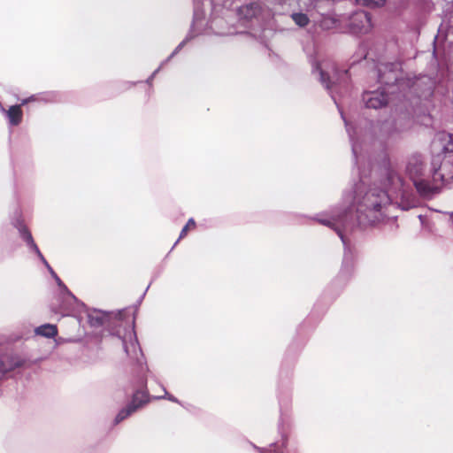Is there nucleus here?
<instances>
[{
    "label": "nucleus",
    "mask_w": 453,
    "mask_h": 453,
    "mask_svg": "<svg viewBox=\"0 0 453 453\" xmlns=\"http://www.w3.org/2000/svg\"><path fill=\"white\" fill-rule=\"evenodd\" d=\"M434 150L441 148L442 154L433 157L431 168L426 169L420 155H412L407 163L406 173L418 192L431 196L441 189L445 178L453 177V135L441 133L433 142Z\"/></svg>",
    "instance_id": "obj_1"
},
{
    "label": "nucleus",
    "mask_w": 453,
    "mask_h": 453,
    "mask_svg": "<svg viewBox=\"0 0 453 453\" xmlns=\"http://www.w3.org/2000/svg\"><path fill=\"white\" fill-rule=\"evenodd\" d=\"M389 203L390 197L387 191L372 187L363 194L362 187H358V194L354 202L358 222L365 225L380 221L383 209Z\"/></svg>",
    "instance_id": "obj_2"
},
{
    "label": "nucleus",
    "mask_w": 453,
    "mask_h": 453,
    "mask_svg": "<svg viewBox=\"0 0 453 453\" xmlns=\"http://www.w3.org/2000/svg\"><path fill=\"white\" fill-rule=\"evenodd\" d=\"M348 27L349 32L353 34H367L372 30V23L367 12L358 11L349 18Z\"/></svg>",
    "instance_id": "obj_3"
},
{
    "label": "nucleus",
    "mask_w": 453,
    "mask_h": 453,
    "mask_svg": "<svg viewBox=\"0 0 453 453\" xmlns=\"http://www.w3.org/2000/svg\"><path fill=\"white\" fill-rule=\"evenodd\" d=\"M21 234L23 236V238L27 241V244L30 245V247L36 252V254L38 255V257H40V259L43 262V264L46 265V267L48 268L49 272L50 273V274L53 276V278L56 280L58 285L62 288L63 290V293L64 295L66 296V298L68 299H72V300H76L74 296L66 288V287L63 284V282L61 281V280L58 277V275L55 273V272L52 270V268L50 266V265L48 264V262L45 260L44 257L42 256V254L40 252L37 245L35 243L33 238H32V235L30 234V233L27 230V229H23L21 231Z\"/></svg>",
    "instance_id": "obj_4"
},
{
    "label": "nucleus",
    "mask_w": 453,
    "mask_h": 453,
    "mask_svg": "<svg viewBox=\"0 0 453 453\" xmlns=\"http://www.w3.org/2000/svg\"><path fill=\"white\" fill-rule=\"evenodd\" d=\"M363 100L367 108L378 109L384 106L388 100L386 88L383 90L367 91L363 96Z\"/></svg>",
    "instance_id": "obj_5"
},
{
    "label": "nucleus",
    "mask_w": 453,
    "mask_h": 453,
    "mask_svg": "<svg viewBox=\"0 0 453 453\" xmlns=\"http://www.w3.org/2000/svg\"><path fill=\"white\" fill-rule=\"evenodd\" d=\"M122 341L127 355L132 359L139 360L141 349L136 339L135 333L132 328L126 332Z\"/></svg>",
    "instance_id": "obj_6"
},
{
    "label": "nucleus",
    "mask_w": 453,
    "mask_h": 453,
    "mask_svg": "<svg viewBox=\"0 0 453 453\" xmlns=\"http://www.w3.org/2000/svg\"><path fill=\"white\" fill-rule=\"evenodd\" d=\"M398 64H380L378 65L379 80L380 82L385 83L390 87L392 81H397L398 77L396 70L398 69Z\"/></svg>",
    "instance_id": "obj_7"
},
{
    "label": "nucleus",
    "mask_w": 453,
    "mask_h": 453,
    "mask_svg": "<svg viewBox=\"0 0 453 453\" xmlns=\"http://www.w3.org/2000/svg\"><path fill=\"white\" fill-rule=\"evenodd\" d=\"M21 364V358L14 354L4 353L0 356V372L3 373L19 367Z\"/></svg>",
    "instance_id": "obj_8"
},
{
    "label": "nucleus",
    "mask_w": 453,
    "mask_h": 453,
    "mask_svg": "<svg viewBox=\"0 0 453 453\" xmlns=\"http://www.w3.org/2000/svg\"><path fill=\"white\" fill-rule=\"evenodd\" d=\"M2 111L6 113L11 125L17 126L21 122L23 114L20 105H12L8 111L2 108Z\"/></svg>",
    "instance_id": "obj_9"
},
{
    "label": "nucleus",
    "mask_w": 453,
    "mask_h": 453,
    "mask_svg": "<svg viewBox=\"0 0 453 453\" xmlns=\"http://www.w3.org/2000/svg\"><path fill=\"white\" fill-rule=\"evenodd\" d=\"M35 334L47 338H51L57 335L58 328L55 325L45 324L35 328Z\"/></svg>",
    "instance_id": "obj_10"
},
{
    "label": "nucleus",
    "mask_w": 453,
    "mask_h": 453,
    "mask_svg": "<svg viewBox=\"0 0 453 453\" xmlns=\"http://www.w3.org/2000/svg\"><path fill=\"white\" fill-rule=\"evenodd\" d=\"M139 408V405H128L126 409L121 410L115 418V423H119L125 418H127L129 415L134 412Z\"/></svg>",
    "instance_id": "obj_11"
},
{
    "label": "nucleus",
    "mask_w": 453,
    "mask_h": 453,
    "mask_svg": "<svg viewBox=\"0 0 453 453\" xmlns=\"http://www.w3.org/2000/svg\"><path fill=\"white\" fill-rule=\"evenodd\" d=\"M313 71L314 72H318L319 75V79H320V81L321 83L328 89L330 88V82H329V74L327 73H326V71L324 70V68L319 65H316L314 67H313Z\"/></svg>",
    "instance_id": "obj_12"
},
{
    "label": "nucleus",
    "mask_w": 453,
    "mask_h": 453,
    "mask_svg": "<svg viewBox=\"0 0 453 453\" xmlns=\"http://www.w3.org/2000/svg\"><path fill=\"white\" fill-rule=\"evenodd\" d=\"M340 20L332 16L324 17L320 22V27L324 29H332L337 27Z\"/></svg>",
    "instance_id": "obj_13"
},
{
    "label": "nucleus",
    "mask_w": 453,
    "mask_h": 453,
    "mask_svg": "<svg viewBox=\"0 0 453 453\" xmlns=\"http://www.w3.org/2000/svg\"><path fill=\"white\" fill-rule=\"evenodd\" d=\"M148 402L147 394L144 391H137L134 396L131 403L129 405H139V408Z\"/></svg>",
    "instance_id": "obj_14"
},
{
    "label": "nucleus",
    "mask_w": 453,
    "mask_h": 453,
    "mask_svg": "<svg viewBox=\"0 0 453 453\" xmlns=\"http://www.w3.org/2000/svg\"><path fill=\"white\" fill-rule=\"evenodd\" d=\"M293 20L299 27H304L309 23V18L306 14L301 12H295L291 15Z\"/></svg>",
    "instance_id": "obj_15"
},
{
    "label": "nucleus",
    "mask_w": 453,
    "mask_h": 453,
    "mask_svg": "<svg viewBox=\"0 0 453 453\" xmlns=\"http://www.w3.org/2000/svg\"><path fill=\"white\" fill-rule=\"evenodd\" d=\"M104 314L102 312H94L88 315L89 321L92 325H101L104 321Z\"/></svg>",
    "instance_id": "obj_16"
},
{
    "label": "nucleus",
    "mask_w": 453,
    "mask_h": 453,
    "mask_svg": "<svg viewBox=\"0 0 453 453\" xmlns=\"http://www.w3.org/2000/svg\"><path fill=\"white\" fill-rule=\"evenodd\" d=\"M257 9V5L256 4H251L250 5H246L241 8V12L245 13L247 18H251L255 15V12Z\"/></svg>",
    "instance_id": "obj_17"
},
{
    "label": "nucleus",
    "mask_w": 453,
    "mask_h": 453,
    "mask_svg": "<svg viewBox=\"0 0 453 453\" xmlns=\"http://www.w3.org/2000/svg\"><path fill=\"white\" fill-rule=\"evenodd\" d=\"M358 4L369 7L380 6L385 3V0H356Z\"/></svg>",
    "instance_id": "obj_18"
},
{
    "label": "nucleus",
    "mask_w": 453,
    "mask_h": 453,
    "mask_svg": "<svg viewBox=\"0 0 453 453\" xmlns=\"http://www.w3.org/2000/svg\"><path fill=\"white\" fill-rule=\"evenodd\" d=\"M195 226H196V223H195L194 219H190L188 221V223L186 224V226L182 228L180 234V239L183 238L187 234L188 230L190 228H194Z\"/></svg>",
    "instance_id": "obj_19"
},
{
    "label": "nucleus",
    "mask_w": 453,
    "mask_h": 453,
    "mask_svg": "<svg viewBox=\"0 0 453 453\" xmlns=\"http://www.w3.org/2000/svg\"><path fill=\"white\" fill-rule=\"evenodd\" d=\"M388 182L389 185H396L401 182V180L395 173H390L388 174Z\"/></svg>",
    "instance_id": "obj_20"
},
{
    "label": "nucleus",
    "mask_w": 453,
    "mask_h": 453,
    "mask_svg": "<svg viewBox=\"0 0 453 453\" xmlns=\"http://www.w3.org/2000/svg\"><path fill=\"white\" fill-rule=\"evenodd\" d=\"M164 392H165V395L157 396V398H165V397H166L170 401L177 402L176 398L173 397V395H169L165 389H164Z\"/></svg>",
    "instance_id": "obj_21"
},
{
    "label": "nucleus",
    "mask_w": 453,
    "mask_h": 453,
    "mask_svg": "<svg viewBox=\"0 0 453 453\" xmlns=\"http://www.w3.org/2000/svg\"><path fill=\"white\" fill-rule=\"evenodd\" d=\"M320 222L328 226H333L334 225V223L329 219H323V220H320Z\"/></svg>",
    "instance_id": "obj_22"
},
{
    "label": "nucleus",
    "mask_w": 453,
    "mask_h": 453,
    "mask_svg": "<svg viewBox=\"0 0 453 453\" xmlns=\"http://www.w3.org/2000/svg\"><path fill=\"white\" fill-rule=\"evenodd\" d=\"M28 101H29V99H25L22 101L21 104H26Z\"/></svg>",
    "instance_id": "obj_23"
},
{
    "label": "nucleus",
    "mask_w": 453,
    "mask_h": 453,
    "mask_svg": "<svg viewBox=\"0 0 453 453\" xmlns=\"http://www.w3.org/2000/svg\"><path fill=\"white\" fill-rule=\"evenodd\" d=\"M340 238L343 241V237L341 233H339Z\"/></svg>",
    "instance_id": "obj_24"
}]
</instances>
